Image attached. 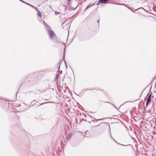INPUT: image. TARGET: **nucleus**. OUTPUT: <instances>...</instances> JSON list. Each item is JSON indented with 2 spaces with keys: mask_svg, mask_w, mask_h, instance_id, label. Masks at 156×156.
I'll return each instance as SVG.
<instances>
[{
  "mask_svg": "<svg viewBox=\"0 0 156 156\" xmlns=\"http://www.w3.org/2000/svg\"><path fill=\"white\" fill-rule=\"evenodd\" d=\"M153 10L156 12V6H154L153 7Z\"/></svg>",
  "mask_w": 156,
  "mask_h": 156,
  "instance_id": "obj_4",
  "label": "nucleus"
},
{
  "mask_svg": "<svg viewBox=\"0 0 156 156\" xmlns=\"http://www.w3.org/2000/svg\"><path fill=\"white\" fill-rule=\"evenodd\" d=\"M151 94L149 95V97L147 98V101H149V102L150 101H151Z\"/></svg>",
  "mask_w": 156,
  "mask_h": 156,
  "instance_id": "obj_3",
  "label": "nucleus"
},
{
  "mask_svg": "<svg viewBox=\"0 0 156 156\" xmlns=\"http://www.w3.org/2000/svg\"><path fill=\"white\" fill-rule=\"evenodd\" d=\"M71 0H68V1H69V2L70 1H71Z\"/></svg>",
  "mask_w": 156,
  "mask_h": 156,
  "instance_id": "obj_11",
  "label": "nucleus"
},
{
  "mask_svg": "<svg viewBox=\"0 0 156 156\" xmlns=\"http://www.w3.org/2000/svg\"><path fill=\"white\" fill-rule=\"evenodd\" d=\"M40 16H41V15L40 14H38Z\"/></svg>",
  "mask_w": 156,
  "mask_h": 156,
  "instance_id": "obj_10",
  "label": "nucleus"
},
{
  "mask_svg": "<svg viewBox=\"0 0 156 156\" xmlns=\"http://www.w3.org/2000/svg\"><path fill=\"white\" fill-rule=\"evenodd\" d=\"M46 103H47V102H46V103H42V104H41V105H42V104H44Z\"/></svg>",
  "mask_w": 156,
  "mask_h": 156,
  "instance_id": "obj_7",
  "label": "nucleus"
},
{
  "mask_svg": "<svg viewBox=\"0 0 156 156\" xmlns=\"http://www.w3.org/2000/svg\"><path fill=\"white\" fill-rule=\"evenodd\" d=\"M107 102V103H109V102Z\"/></svg>",
  "mask_w": 156,
  "mask_h": 156,
  "instance_id": "obj_13",
  "label": "nucleus"
},
{
  "mask_svg": "<svg viewBox=\"0 0 156 156\" xmlns=\"http://www.w3.org/2000/svg\"><path fill=\"white\" fill-rule=\"evenodd\" d=\"M49 102H51V101H50V102H48V103H49ZM47 103H48V102H47Z\"/></svg>",
  "mask_w": 156,
  "mask_h": 156,
  "instance_id": "obj_12",
  "label": "nucleus"
},
{
  "mask_svg": "<svg viewBox=\"0 0 156 156\" xmlns=\"http://www.w3.org/2000/svg\"><path fill=\"white\" fill-rule=\"evenodd\" d=\"M99 20H98V21H97V22L98 23H99Z\"/></svg>",
  "mask_w": 156,
  "mask_h": 156,
  "instance_id": "obj_6",
  "label": "nucleus"
},
{
  "mask_svg": "<svg viewBox=\"0 0 156 156\" xmlns=\"http://www.w3.org/2000/svg\"><path fill=\"white\" fill-rule=\"evenodd\" d=\"M149 101H147V102H146V106L147 107V106L148 104L149 103Z\"/></svg>",
  "mask_w": 156,
  "mask_h": 156,
  "instance_id": "obj_5",
  "label": "nucleus"
},
{
  "mask_svg": "<svg viewBox=\"0 0 156 156\" xmlns=\"http://www.w3.org/2000/svg\"><path fill=\"white\" fill-rule=\"evenodd\" d=\"M48 34L50 38L51 39H52L54 37L55 34L53 31L51 30H48Z\"/></svg>",
  "mask_w": 156,
  "mask_h": 156,
  "instance_id": "obj_1",
  "label": "nucleus"
},
{
  "mask_svg": "<svg viewBox=\"0 0 156 156\" xmlns=\"http://www.w3.org/2000/svg\"><path fill=\"white\" fill-rule=\"evenodd\" d=\"M26 3L27 4L29 5H30V6H31V5H30V4H28V3Z\"/></svg>",
  "mask_w": 156,
  "mask_h": 156,
  "instance_id": "obj_8",
  "label": "nucleus"
},
{
  "mask_svg": "<svg viewBox=\"0 0 156 156\" xmlns=\"http://www.w3.org/2000/svg\"><path fill=\"white\" fill-rule=\"evenodd\" d=\"M89 7H90V6H89V5H88L87 7V9Z\"/></svg>",
  "mask_w": 156,
  "mask_h": 156,
  "instance_id": "obj_9",
  "label": "nucleus"
},
{
  "mask_svg": "<svg viewBox=\"0 0 156 156\" xmlns=\"http://www.w3.org/2000/svg\"><path fill=\"white\" fill-rule=\"evenodd\" d=\"M109 0H99V2L101 3H105L106 2L108 1Z\"/></svg>",
  "mask_w": 156,
  "mask_h": 156,
  "instance_id": "obj_2",
  "label": "nucleus"
}]
</instances>
